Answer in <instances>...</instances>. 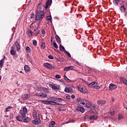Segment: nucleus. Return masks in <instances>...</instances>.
Listing matches in <instances>:
<instances>
[{
    "mask_svg": "<svg viewBox=\"0 0 127 127\" xmlns=\"http://www.w3.org/2000/svg\"><path fill=\"white\" fill-rule=\"evenodd\" d=\"M20 73H22V71H20Z\"/></svg>",
    "mask_w": 127,
    "mask_h": 127,
    "instance_id": "obj_57",
    "label": "nucleus"
},
{
    "mask_svg": "<svg viewBox=\"0 0 127 127\" xmlns=\"http://www.w3.org/2000/svg\"><path fill=\"white\" fill-rule=\"evenodd\" d=\"M120 9L122 12H125V11H126V8H125V6H121Z\"/></svg>",
    "mask_w": 127,
    "mask_h": 127,
    "instance_id": "obj_31",
    "label": "nucleus"
},
{
    "mask_svg": "<svg viewBox=\"0 0 127 127\" xmlns=\"http://www.w3.org/2000/svg\"><path fill=\"white\" fill-rule=\"evenodd\" d=\"M53 45L54 47H55V48H56V49H58V46L57 45V44L55 43V41H54V42L53 43Z\"/></svg>",
    "mask_w": 127,
    "mask_h": 127,
    "instance_id": "obj_32",
    "label": "nucleus"
},
{
    "mask_svg": "<svg viewBox=\"0 0 127 127\" xmlns=\"http://www.w3.org/2000/svg\"><path fill=\"white\" fill-rule=\"evenodd\" d=\"M54 125H55V122L52 121L49 125V127H54Z\"/></svg>",
    "mask_w": 127,
    "mask_h": 127,
    "instance_id": "obj_28",
    "label": "nucleus"
},
{
    "mask_svg": "<svg viewBox=\"0 0 127 127\" xmlns=\"http://www.w3.org/2000/svg\"><path fill=\"white\" fill-rule=\"evenodd\" d=\"M44 66L46 68H48V69H53V66L48 63H45Z\"/></svg>",
    "mask_w": 127,
    "mask_h": 127,
    "instance_id": "obj_11",
    "label": "nucleus"
},
{
    "mask_svg": "<svg viewBox=\"0 0 127 127\" xmlns=\"http://www.w3.org/2000/svg\"><path fill=\"white\" fill-rule=\"evenodd\" d=\"M85 83L90 88H94V89H100V86L98 85V83H97V82H93L89 83L87 82V81H85Z\"/></svg>",
    "mask_w": 127,
    "mask_h": 127,
    "instance_id": "obj_3",
    "label": "nucleus"
},
{
    "mask_svg": "<svg viewBox=\"0 0 127 127\" xmlns=\"http://www.w3.org/2000/svg\"><path fill=\"white\" fill-rule=\"evenodd\" d=\"M48 58L49 59H53V56H51V55H50L48 56Z\"/></svg>",
    "mask_w": 127,
    "mask_h": 127,
    "instance_id": "obj_49",
    "label": "nucleus"
},
{
    "mask_svg": "<svg viewBox=\"0 0 127 127\" xmlns=\"http://www.w3.org/2000/svg\"><path fill=\"white\" fill-rule=\"evenodd\" d=\"M34 16V13H32V14L30 15V18H32Z\"/></svg>",
    "mask_w": 127,
    "mask_h": 127,
    "instance_id": "obj_48",
    "label": "nucleus"
},
{
    "mask_svg": "<svg viewBox=\"0 0 127 127\" xmlns=\"http://www.w3.org/2000/svg\"><path fill=\"white\" fill-rule=\"evenodd\" d=\"M33 44L34 45H37V42L35 40H34L33 42Z\"/></svg>",
    "mask_w": 127,
    "mask_h": 127,
    "instance_id": "obj_44",
    "label": "nucleus"
},
{
    "mask_svg": "<svg viewBox=\"0 0 127 127\" xmlns=\"http://www.w3.org/2000/svg\"><path fill=\"white\" fill-rule=\"evenodd\" d=\"M38 34H36V35H37Z\"/></svg>",
    "mask_w": 127,
    "mask_h": 127,
    "instance_id": "obj_58",
    "label": "nucleus"
},
{
    "mask_svg": "<svg viewBox=\"0 0 127 127\" xmlns=\"http://www.w3.org/2000/svg\"><path fill=\"white\" fill-rule=\"evenodd\" d=\"M110 114L111 115V116H115V111H110Z\"/></svg>",
    "mask_w": 127,
    "mask_h": 127,
    "instance_id": "obj_41",
    "label": "nucleus"
},
{
    "mask_svg": "<svg viewBox=\"0 0 127 127\" xmlns=\"http://www.w3.org/2000/svg\"><path fill=\"white\" fill-rule=\"evenodd\" d=\"M30 33L31 35H32V31H31V30L30 31Z\"/></svg>",
    "mask_w": 127,
    "mask_h": 127,
    "instance_id": "obj_51",
    "label": "nucleus"
},
{
    "mask_svg": "<svg viewBox=\"0 0 127 127\" xmlns=\"http://www.w3.org/2000/svg\"><path fill=\"white\" fill-rule=\"evenodd\" d=\"M47 19H48V20H50V21H51V22H52V17H51V16H47Z\"/></svg>",
    "mask_w": 127,
    "mask_h": 127,
    "instance_id": "obj_34",
    "label": "nucleus"
},
{
    "mask_svg": "<svg viewBox=\"0 0 127 127\" xmlns=\"http://www.w3.org/2000/svg\"><path fill=\"white\" fill-rule=\"evenodd\" d=\"M42 103L45 104V105H50L49 100H42Z\"/></svg>",
    "mask_w": 127,
    "mask_h": 127,
    "instance_id": "obj_27",
    "label": "nucleus"
},
{
    "mask_svg": "<svg viewBox=\"0 0 127 127\" xmlns=\"http://www.w3.org/2000/svg\"><path fill=\"white\" fill-rule=\"evenodd\" d=\"M4 63V60H3V59L0 61V68H2V65H3Z\"/></svg>",
    "mask_w": 127,
    "mask_h": 127,
    "instance_id": "obj_25",
    "label": "nucleus"
},
{
    "mask_svg": "<svg viewBox=\"0 0 127 127\" xmlns=\"http://www.w3.org/2000/svg\"><path fill=\"white\" fill-rule=\"evenodd\" d=\"M56 79H61V76L60 75H56Z\"/></svg>",
    "mask_w": 127,
    "mask_h": 127,
    "instance_id": "obj_42",
    "label": "nucleus"
},
{
    "mask_svg": "<svg viewBox=\"0 0 127 127\" xmlns=\"http://www.w3.org/2000/svg\"><path fill=\"white\" fill-rule=\"evenodd\" d=\"M32 26L31 25H30V28H31V27H32Z\"/></svg>",
    "mask_w": 127,
    "mask_h": 127,
    "instance_id": "obj_55",
    "label": "nucleus"
},
{
    "mask_svg": "<svg viewBox=\"0 0 127 127\" xmlns=\"http://www.w3.org/2000/svg\"><path fill=\"white\" fill-rule=\"evenodd\" d=\"M24 70L26 72H29V71H30V68L28 65H25L24 66Z\"/></svg>",
    "mask_w": 127,
    "mask_h": 127,
    "instance_id": "obj_19",
    "label": "nucleus"
},
{
    "mask_svg": "<svg viewBox=\"0 0 127 127\" xmlns=\"http://www.w3.org/2000/svg\"><path fill=\"white\" fill-rule=\"evenodd\" d=\"M77 88L81 93H83V94H85V93H87V90L86 88H84L83 86L81 85H77Z\"/></svg>",
    "mask_w": 127,
    "mask_h": 127,
    "instance_id": "obj_6",
    "label": "nucleus"
},
{
    "mask_svg": "<svg viewBox=\"0 0 127 127\" xmlns=\"http://www.w3.org/2000/svg\"><path fill=\"white\" fill-rule=\"evenodd\" d=\"M116 88H117V85L116 84L111 83L109 85V89L110 91H113L115 90V89H116Z\"/></svg>",
    "mask_w": 127,
    "mask_h": 127,
    "instance_id": "obj_12",
    "label": "nucleus"
},
{
    "mask_svg": "<svg viewBox=\"0 0 127 127\" xmlns=\"http://www.w3.org/2000/svg\"><path fill=\"white\" fill-rule=\"evenodd\" d=\"M56 39L58 43H61V39H60V37L59 36L57 35L56 36Z\"/></svg>",
    "mask_w": 127,
    "mask_h": 127,
    "instance_id": "obj_23",
    "label": "nucleus"
},
{
    "mask_svg": "<svg viewBox=\"0 0 127 127\" xmlns=\"http://www.w3.org/2000/svg\"><path fill=\"white\" fill-rule=\"evenodd\" d=\"M77 103L79 105H83L85 108H90L91 107V103L84 99L79 98L77 100Z\"/></svg>",
    "mask_w": 127,
    "mask_h": 127,
    "instance_id": "obj_1",
    "label": "nucleus"
},
{
    "mask_svg": "<svg viewBox=\"0 0 127 127\" xmlns=\"http://www.w3.org/2000/svg\"><path fill=\"white\" fill-rule=\"evenodd\" d=\"M123 118H124V116H123V115H119L118 119L119 120V121L122 120V119H123Z\"/></svg>",
    "mask_w": 127,
    "mask_h": 127,
    "instance_id": "obj_38",
    "label": "nucleus"
},
{
    "mask_svg": "<svg viewBox=\"0 0 127 127\" xmlns=\"http://www.w3.org/2000/svg\"><path fill=\"white\" fill-rule=\"evenodd\" d=\"M64 79L65 81H67V82H70V79H69V78H68L66 75H64Z\"/></svg>",
    "mask_w": 127,
    "mask_h": 127,
    "instance_id": "obj_40",
    "label": "nucleus"
},
{
    "mask_svg": "<svg viewBox=\"0 0 127 127\" xmlns=\"http://www.w3.org/2000/svg\"><path fill=\"white\" fill-rule=\"evenodd\" d=\"M65 53L68 56V57H71V55L67 51H64Z\"/></svg>",
    "mask_w": 127,
    "mask_h": 127,
    "instance_id": "obj_39",
    "label": "nucleus"
},
{
    "mask_svg": "<svg viewBox=\"0 0 127 127\" xmlns=\"http://www.w3.org/2000/svg\"><path fill=\"white\" fill-rule=\"evenodd\" d=\"M93 109L96 108V106L94 105V106H93Z\"/></svg>",
    "mask_w": 127,
    "mask_h": 127,
    "instance_id": "obj_52",
    "label": "nucleus"
},
{
    "mask_svg": "<svg viewBox=\"0 0 127 127\" xmlns=\"http://www.w3.org/2000/svg\"><path fill=\"white\" fill-rule=\"evenodd\" d=\"M23 122H24V123H25L26 124H28V123H29V122H30V119L28 117H25L24 119Z\"/></svg>",
    "mask_w": 127,
    "mask_h": 127,
    "instance_id": "obj_18",
    "label": "nucleus"
},
{
    "mask_svg": "<svg viewBox=\"0 0 127 127\" xmlns=\"http://www.w3.org/2000/svg\"><path fill=\"white\" fill-rule=\"evenodd\" d=\"M41 47L42 49H44V48H45V44L44 43H42Z\"/></svg>",
    "mask_w": 127,
    "mask_h": 127,
    "instance_id": "obj_36",
    "label": "nucleus"
},
{
    "mask_svg": "<svg viewBox=\"0 0 127 127\" xmlns=\"http://www.w3.org/2000/svg\"><path fill=\"white\" fill-rule=\"evenodd\" d=\"M71 98H72V99H75V95H71Z\"/></svg>",
    "mask_w": 127,
    "mask_h": 127,
    "instance_id": "obj_50",
    "label": "nucleus"
},
{
    "mask_svg": "<svg viewBox=\"0 0 127 127\" xmlns=\"http://www.w3.org/2000/svg\"><path fill=\"white\" fill-rule=\"evenodd\" d=\"M26 50L27 52H29V53H30V52L31 51V49H30V48L29 47H27L26 48Z\"/></svg>",
    "mask_w": 127,
    "mask_h": 127,
    "instance_id": "obj_35",
    "label": "nucleus"
},
{
    "mask_svg": "<svg viewBox=\"0 0 127 127\" xmlns=\"http://www.w3.org/2000/svg\"><path fill=\"white\" fill-rule=\"evenodd\" d=\"M32 123L33 125H34L35 126H37V125H39V124L41 123V121H40V118L33 120Z\"/></svg>",
    "mask_w": 127,
    "mask_h": 127,
    "instance_id": "obj_8",
    "label": "nucleus"
},
{
    "mask_svg": "<svg viewBox=\"0 0 127 127\" xmlns=\"http://www.w3.org/2000/svg\"><path fill=\"white\" fill-rule=\"evenodd\" d=\"M52 4V0H48L46 2L45 8H48V6H50Z\"/></svg>",
    "mask_w": 127,
    "mask_h": 127,
    "instance_id": "obj_15",
    "label": "nucleus"
},
{
    "mask_svg": "<svg viewBox=\"0 0 127 127\" xmlns=\"http://www.w3.org/2000/svg\"><path fill=\"white\" fill-rule=\"evenodd\" d=\"M33 117L34 118H37V112H36V111H34L33 112Z\"/></svg>",
    "mask_w": 127,
    "mask_h": 127,
    "instance_id": "obj_30",
    "label": "nucleus"
},
{
    "mask_svg": "<svg viewBox=\"0 0 127 127\" xmlns=\"http://www.w3.org/2000/svg\"><path fill=\"white\" fill-rule=\"evenodd\" d=\"M1 80V76H0V80Z\"/></svg>",
    "mask_w": 127,
    "mask_h": 127,
    "instance_id": "obj_54",
    "label": "nucleus"
},
{
    "mask_svg": "<svg viewBox=\"0 0 127 127\" xmlns=\"http://www.w3.org/2000/svg\"><path fill=\"white\" fill-rule=\"evenodd\" d=\"M51 87L53 90H58L60 88L58 84H53Z\"/></svg>",
    "mask_w": 127,
    "mask_h": 127,
    "instance_id": "obj_16",
    "label": "nucleus"
},
{
    "mask_svg": "<svg viewBox=\"0 0 127 127\" xmlns=\"http://www.w3.org/2000/svg\"><path fill=\"white\" fill-rule=\"evenodd\" d=\"M12 48H13V49H14L16 51V50L18 51V50L20 49V46L19 45L18 43L16 42L15 44H14Z\"/></svg>",
    "mask_w": 127,
    "mask_h": 127,
    "instance_id": "obj_7",
    "label": "nucleus"
},
{
    "mask_svg": "<svg viewBox=\"0 0 127 127\" xmlns=\"http://www.w3.org/2000/svg\"><path fill=\"white\" fill-rule=\"evenodd\" d=\"M45 14L43 11H38L36 15V20H41L44 18Z\"/></svg>",
    "mask_w": 127,
    "mask_h": 127,
    "instance_id": "obj_2",
    "label": "nucleus"
},
{
    "mask_svg": "<svg viewBox=\"0 0 127 127\" xmlns=\"http://www.w3.org/2000/svg\"><path fill=\"white\" fill-rule=\"evenodd\" d=\"M66 98L67 100H70V99H71V96H70V95H66Z\"/></svg>",
    "mask_w": 127,
    "mask_h": 127,
    "instance_id": "obj_47",
    "label": "nucleus"
},
{
    "mask_svg": "<svg viewBox=\"0 0 127 127\" xmlns=\"http://www.w3.org/2000/svg\"><path fill=\"white\" fill-rule=\"evenodd\" d=\"M16 120H17V121H18L19 122H21V121H22V117H21V116H18L16 117Z\"/></svg>",
    "mask_w": 127,
    "mask_h": 127,
    "instance_id": "obj_29",
    "label": "nucleus"
},
{
    "mask_svg": "<svg viewBox=\"0 0 127 127\" xmlns=\"http://www.w3.org/2000/svg\"><path fill=\"white\" fill-rule=\"evenodd\" d=\"M98 105H105L106 104V101L104 100H99L97 102Z\"/></svg>",
    "mask_w": 127,
    "mask_h": 127,
    "instance_id": "obj_21",
    "label": "nucleus"
},
{
    "mask_svg": "<svg viewBox=\"0 0 127 127\" xmlns=\"http://www.w3.org/2000/svg\"><path fill=\"white\" fill-rule=\"evenodd\" d=\"M29 98H30V95L28 94H22L21 96L22 100H27Z\"/></svg>",
    "mask_w": 127,
    "mask_h": 127,
    "instance_id": "obj_10",
    "label": "nucleus"
},
{
    "mask_svg": "<svg viewBox=\"0 0 127 127\" xmlns=\"http://www.w3.org/2000/svg\"><path fill=\"white\" fill-rule=\"evenodd\" d=\"M42 34H43V35H44L46 34L44 29H42Z\"/></svg>",
    "mask_w": 127,
    "mask_h": 127,
    "instance_id": "obj_45",
    "label": "nucleus"
},
{
    "mask_svg": "<svg viewBox=\"0 0 127 127\" xmlns=\"http://www.w3.org/2000/svg\"><path fill=\"white\" fill-rule=\"evenodd\" d=\"M62 99L61 98H56V105H57V104H60L61 103H62Z\"/></svg>",
    "mask_w": 127,
    "mask_h": 127,
    "instance_id": "obj_17",
    "label": "nucleus"
},
{
    "mask_svg": "<svg viewBox=\"0 0 127 127\" xmlns=\"http://www.w3.org/2000/svg\"><path fill=\"white\" fill-rule=\"evenodd\" d=\"M36 96L41 97V98H47V94L43 93H36Z\"/></svg>",
    "mask_w": 127,
    "mask_h": 127,
    "instance_id": "obj_9",
    "label": "nucleus"
},
{
    "mask_svg": "<svg viewBox=\"0 0 127 127\" xmlns=\"http://www.w3.org/2000/svg\"><path fill=\"white\" fill-rule=\"evenodd\" d=\"M21 115L22 116V117L23 118H25V117H26V112H23L22 113H21Z\"/></svg>",
    "mask_w": 127,
    "mask_h": 127,
    "instance_id": "obj_37",
    "label": "nucleus"
},
{
    "mask_svg": "<svg viewBox=\"0 0 127 127\" xmlns=\"http://www.w3.org/2000/svg\"><path fill=\"white\" fill-rule=\"evenodd\" d=\"M23 112L26 113H27V109H26V108H23Z\"/></svg>",
    "mask_w": 127,
    "mask_h": 127,
    "instance_id": "obj_43",
    "label": "nucleus"
},
{
    "mask_svg": "<svg viewBox=\"0 0 127 127\" xmlns=\"http://www.w3.org/2000/svg\"><path fill=\"white\" fill-rule=\"evenodd\" d=\"M40 116V114H38V117H39V116Z\"/></svg>",
    "mask_w": 127,
    "mask_h": 127,
    "instance_id": "obj_56",
    "label": "nucleus"
},
{
    "mask_svg": "<svg viewBox=\"0 0 127 127\" xmlns=\"http://www.w3.org/2000/svg\"><path fill=\"white\" fill-rule=\"evenodd\" d=\"M11 55H14L16 53V51L14 49L11 48V50L10 51Z\"/></svg>",
    "mask_w": 127,
    "mask_h": 127,
    "instance_id": "obj_20",
    "label": "nucleus"
},
{
    "mask_svg": "<svg viewBox=\"0 0 127 127\" xmlns=\"http://www.w3.org/2000/svg\"><path fill=\"white\" fill-rule=\"evenodd\" d=\"M112 100L113 102H114V101H115V99L113 98H112Z\"/></svg>",
    "mask_w": 127,
    "mask_h": 127,
    "instance_id": "obj_53",
    "label": "nucleus"
},
{
    "mask_svg": "<svg viewBox=\"0 0 127 127\" xmlns=\"http://www.w3.org/2000/svg\"><path fill=\"white\" fill-rule=\"evenodd\" d=\"M49 102L50 105H53V106H56V98L55 97H50L49 99Z\"/></svg>",
    "mask_w": 127,
    "mask_h": 127,
    "instance_id": "obj_5",
    "label": "nucleus"
},
{
    "mask_svg": "<svg viewBox=\"0 0 127 127\" xmlns=\"http://www.w3.org/2000/svg\"><path fill=\"white\" fill-rule=\"evenodd\" d=\"M76 111L78 112H80L81 113H84V112H85V108L81 106H78L76 108Z\"/></svg>",
    "mask_w": 127,
    "mask_h": 127,
    "instance_id": "obj_13",
    "label": "nucleus"
},
{
    "mask_svg": "<svg viewBox=\"0 0 127 127\" xmlns=\"http://www.w3.org/2000/svg\"><path fill=\"white\" fill-rule=\"evenodd\" d=\"M74 66L70 65L69 66H66L64 68V71H69V70H73Z\"/></svg>",
    "mask_w": 127,
    "mask_h": 127,
    "instance_id": "obj_14",
    "label": "nucleus"
},
{
    "mask_svg": "<svg viewBox=\"0 0 127 127\" xmlns=\"http://www.w3.org/2000/svg\"><path fill=\"white\" fill-rule=\"evenodd\" d=\"M74 87L67 86L64 89V92L65 93H74Z\"/></svg>",
    "mask_w": 127,
    "mask_h": 127,
    "instance_id": "obj_4",
    "label": "nucleus"
},
{
    "mask_svg": "<svg viewBox=\"0 0 127 127\" xmlns=\"http://www.w3.org/2000/svg\"><path fill=\"white\" fill-rule=\"evenodd\" d=\"M121 81L123 82V84H125L127 86V80L126 78H121Z\"/></svg>",
    "mask_w": 127,
    "mask_h": 127,
    "instance_id": "obj_26",
    "label": "nucleus"
},
{
    "mask_svg": "<svg viewBox=\"0 0 127 127\" xmlns=\"http://www.w3.org/2000/svg\"><path fill=\"white\" fill-rule=\"evenodd\" d=\"M60 50H61V51H64V52L66 51V50H65V48H64L62 45H60Z\"/></svg>",
    "mask_w": 127,
    "mask_h": 127,
    "instance_id": "obj_24",
    "label": "nucleus"
},
{
    "mask_svg": "<svg viewBox=\"0 0 127 127\" xmlns=\"http://www.w3.org/2000/svg\"><path fill=\"white\" fill-rule=\"evenodd\" d=\"M98 117L97 115H93L90 117V119L91 121H95Z\"/></svg>",
    "mask_w": 127,
    "mask_h": 127,
    "instance_id": "obj_22",
    "label": "nucleus"
},
{
    "mask_svg": "<svg viewBox=\"0 0 127 127\" xmlns=\"http://www.w3.org/2000/svg\"><path fill=\"white\" fill-rule=\"evenodd\" d=\"M113 3L115 5H118V4H119V0H114Z\"/></svg>",
    "mask_w": 127,
    "mask_h": 127,
    "instance_id": "obj_33",
    "label": "nucleus"
},
{
    "mask_svg": "<svg viewBox=\"0 0 127 127\" xmlns=\"http://www.w3.org/2000/svg\"><path fill=\"white\" fill-rule=\"evenodd\" d=\"M10 110V108L9 107H7L6 108V112H9Z\"/></svg>",
    "mask_w": 127,
    "mask_h": 127,
    "instance_id": "obj_46",
    "label": "nucleus"
}]
</instances>
